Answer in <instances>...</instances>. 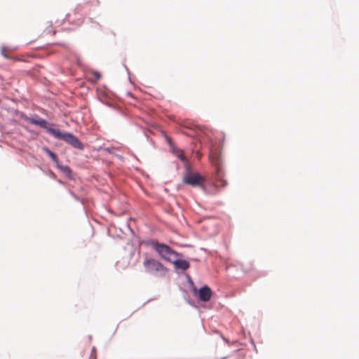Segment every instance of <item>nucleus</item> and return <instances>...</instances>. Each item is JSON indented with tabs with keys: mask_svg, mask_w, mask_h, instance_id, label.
<instances>
[{
	"mask_svg": "<svg viewBox=\"0 0 359 359\" xmlns=\"http://www.w3.org/2000/svg\"><path fill=\"white\" fill-rule=\"evenodd\" d=\"M26 121L36 126H39L43 128H45L50 135H52L54 137L62 140L66 143L69 144L74 148L83 150L84 148L83 144L80 142V140L73 134L69 133H62L58 129H55L53 128L48 126V123L47 121L43 118H30L27 116H22Z\"/></svg>",
	"mask_w": 359,
	"mask_h": 359,
	"instance_id": "f257e3e1",
	"label": "nucleus"
},
{
	"mask_svg": "<svg viewBox=\"0 0 359 359\" xmlns=\"http://www.w3.org/2000/svg\"><path fill=\"white\" fill-rule=\"evenodd\" d=\"M143 266L147 273L158 277H164L167 275L168 269L162 263L152 258H147Z\"/></svg>",
	"mask_w": 359,
	"mask_h": 359,
	"instance_id": "f03ea898",
	"label": "nucleus"
},
{
	"mask_svg": "<svg viewBox=\"0 0 359 359\" xmlns=\"http://www.w3.org/2000/svg\"><path fill=\"white\" fill-rule=\"evenodd\" d=\"M152 247L161 258L170 262H173V259L179 255L177 252L172 250L168 245L163 243L155 242L152 243Z\"/></svg>",
	"mask_w": 359,
	"mask_h": 359,
	"instance_id": "7ed1b4c3",
	"label": "nucleus"
},
{
	"mask_svg": "<svg viewBox=\"0 0 359 359\" xmlns=\"http://www.w3.org/2000/svg\"><path fill=\"white\" fill-rule=\"evenodd\" d=\"M183 182L192 187H201L204 183L205 178L197 172L188 170L184 175Z\"/></svg>",
	"mask_w": 359,
	"mask_h": 359,
	"instance_id": "20e7f679",
	"label": "nucleus"
},
{
	"mask_svg": "<svg viewBox=\"0 0 359 359\" xmlns=\"http://www.w3.org/2000/svg\"><path fill=\"white\" fill-rule=\"evenodd\" d=\"M227 184L228 183L226 180L224 178L223 172H222L221 169L219 167H217L216 179L214 182V187L215 189H217L219 188H224Z\"/></svg>",
	"mask_w": 359,
	"mask_h": 359,
	"instance_id": "39448f33",
	"label": "nucleus"
},
{
	"mask_svg": "<svg viewBox=\"0 0 359 359\" xmlns=\"http://www.w3.org/2000/svg\"><path fill=\"white\" fill-rule=\"evenodd\" d=\"M198 296L202 302H208L212 297V290L208 286H203L199 289Z\"/></svg>",
	"mask_w": 359,
	"mask_h": 359,
	"instance_id": "423d86ee",
	"label": "nucleus"
},
{
	"mask_svg": "<svg viewBox=\"0 0 359 359\" xmlns=\"http://www.w3.org/2000/svg\"><path fill=\"white\" fill-rule=\"evenodd\" d=\"M175 264V266L177 269H181L182 270H187L189 268V263L184 259H177L172 262Z\"/></svg>",
	"mask_w": 359,
	"mask_h": 359,
	"instance_id": "0eeeda50",
	"label": "nucleus"
},
{
	"mask_svg": "<svg viewBox=\"0 0 359 359\" xmlns=\"http://www.w3.org/2000/svg\"><path fill=\"white\" fill-rule=\"evenodd\" d=\"M173 154L178 157L182 161H186V158L184 156L183 151L178 148L172 149Z\"/></svg>",
	"mask_w": 359,
	"mask_h": 359,
	"instance_id": "6e6552de",
	"label": "nucleus"
},
{
	"mask_svg": "<svg viewBox=\"0 0 359 359\" xmlns=\"http://www.w3.org/2000/svg\"><path fill=\"white\" fill-rule=\"evenodd\" d=\"M43 150H44V151H45V152L48 155V156H50V157L52 158V160H53L55 163H58V161H59L58 158H57V155H56L55 153H53V151H50L48 148H47V147H44V148H43Z\"/></svg>",
	"mask_w": 359,
	"mask_h": 359,
	"instance_id": "1a4fd4ad",
	"label": "nucleus"
},
{
	"mask_svg": "<svg viewBox=\"0 0 359 359\" xmlns=\"http://www.w3.org/2000/svg\"><path fill=\"white\" fill-rule=\"evenodd\" d=\"M13 50L10 49L8 47H2L1 48V54L4 57L8 58L9 56L8 55L7 53L10 51H13Z\"/></svg>",
	"mask_w": 359,
	"mask_h": 359,
	"instance_id": "9d476101",
	"label": "nucleus"
},
{
	"mask_svg": "<svg viewBox=\"0 0 359 359\" xmlns=\"http://www.w3.org/2000/svg\"><path fill=\"white\" fill-rule=\"evenodd\" d=\"M94 76L97 80L100 79V74L98 72H95Z\"/></svg>",
	"mask_w": 359,
	"mask_h": 359,
	"instance_id": "9b49d317",
	"label": "nucleus"
},
{
	"mask_svg": "<svg viewBox=\"0 0 359 359\" xmlns=\"http://www.w3.org/2000/svg\"><path fill=\"white\" fill-rule=\"evenodd\" d=\"M197 155H198V157L199 158L200 157V154L198 153Z\"/></svg>",
	"mask_w": 359,
	"mask_h": 359,
	"instance_id": "f8f14e48",
	"label": "nucleus"
}]
</instances>
